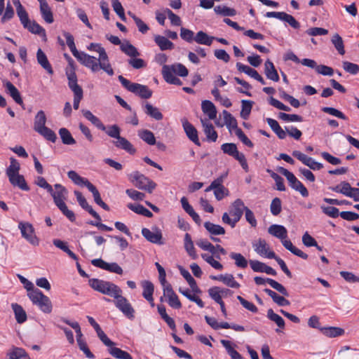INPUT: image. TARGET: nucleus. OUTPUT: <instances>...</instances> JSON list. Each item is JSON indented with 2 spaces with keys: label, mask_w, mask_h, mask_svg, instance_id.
I'll use <instances>...</instances> for the list:
<instances>
[{
  "label": "nucleus",
  "mask_w": 359,
  "mask_h": 359,
  "mask_svg": "<svg viewBox=\"0 0 359 359\" xmlns=\"http://www.w3.org/2000/svg\"><path fill=\"white\" fill-rule=\"evenodd\" d=\"M245 205L240 198L236 199L231 205L229 213L224 212L222 220L224 224H229L231 228H234L237 222L241 219L245 210Z\"/></svg>",
  "instance_id": "nucleus-1"
},
{
  "label": "nucleus",
  "mask_w": 359,
  "mask_h": 359,
  "mask_svg": "<svg viewBox=\"0 0 359 359\" xmlns=\"http://www.w3.org/2000/svg\"><path fill=\"white\" fill-rule=\"evenodd\" d=\"M89 283L95 290L114 298L116 297L118 293H122L121 288L111 282L93 278L90 280Z\"/></svg>",
  "instance_id": "nucleus-2"
},
{
  "label": "nucleus",
  "mask_w": 359,
  "mask_h": 359,
  "mask_svg": "<svg viewBox=\"0 0 359 359\" xmlns=\"http://www.w3.org/2000/svg\"><path fill=\"white\" fill-rule=\"evenodd\" d=\"M119 81L128 90L133 93L140 97L149 99L152 95V91L147 86L140 83H131L129 80L120 75L118 77Z\"/></svg>",
  "instance_id": "nucleus-3"
},
{
  "label": "nucleus",
  "mask_w": 359,
  "mask_h": 359,
  "mask_svg": "<svg viewBox=\"0 0 359 359\" xmlns=\"http://www.w3.org/2000/svg\"><path fill=\"white\" fill-rule=\"evenodd\" d=\"M27 295L32 303L37 305L43 313H50L52 311L51 301L39 289L29 292Z\"/></svg>",
  "instance_id": "nucleus-4"
},
{
  "label": "nucleus",
  "mask_w": 359,
  "mask_h": 359,
  "mask_svg": "<svg viewBox=\"0 0 359 359\" xmlns=\"http://www.w3.org/2000/svg\"><path fill=\"white\" fill-rule=\"evenodd\" d=\"M130 182L138 189L151 193L156 184L148 177L136 171L129 175Z\"/></svg>",
  "instance_id": "nucleus-5"
},
{
  "label": "nucleus",
  "mask_w": 359,
  "mask_h": 359,
  "mask_svg": "<svg viewBox=\"0 0 359 359\" xmlns=\"http://www.w3.org/2000/svg\"><path fill=\"white\" fill-rule=\"evenodd\" d=\"M88 49L99 53L98 60L100 61L101 69L109 76H112L114 74V70L109 62V58L104 48L99 43H91L88 46Z\"/></svg>",
  "instance_id": "nucleus-6"
},
{
  "label": "nucleus",
  "mask_w": 359,
  "mask_h": 359,
  "mask_svg": "<svg viewBox=\"0 0 359 359\" xmlns=\"http://www.w3.org/2000/svg\"><path fill=\"white\" fill-rule=\"evenodd\" d=\"M18 228L20 230L22 236L30 244L37 246L39 244V239L35 234L33 225L29 222H20L18 224Z\"/></svg>",
  "instance_id": "nucleus-7"
},
{
  "label": "nucleus",
  "mask_w": 359,
  "mask_h": 359,
  "mask_svg": "<svg viewBox=\"0 0 359 359\" xmlns=\"http://www.w3.org/2000/svg\"><path fill=\"white\" fill-rule=\"evenodd\" d=\"M121 294L118 293L117 297L114 298L116 299L115 305L126 316L130 319H133L135 318V310L128 299L123 297Z\"/></svg>",
  "instance_id": "nucleus-8"
},
{
  "label": "nucleus",
  "mask_w": 359,
  "mask_h": 359,
  "mask_svg": "<svg viewBox=\"0 0 359 359\" xmlns=\"http://www.w3.org/2000/svg\"><path fill=\"white\" fill-rule=\"evenodd\" d=\"M254 250L260 256L265 257L269 259L276 258V254L270 250V247L266 241L259 238L255 241L252 244Z\"/></svg>",
  "instance_id": "nucleus-9"
},
{
  "label": "nucleus",
  "mask_w": 359,
  "mask_h": 359,
  "mask_svg": "<svg viewBox=\"0 0 359 359\" xmlns=\"http://www.w3.org/2000/svg\"><path fill=\"white\" fill-rule=\"evenodd\" d=\"M83 65L90 69L93 72H97L101 69L100 61L98 58L89 55L83 52H81L76 57Z\"/></svg>",
  "instance_id": "nucleus-10"
},
{
  "label": "nucleus",
  "mask_w": 359,
  "mask_h": 359,
  "mask_svg": "<svg viewBox=\"0 0 359 359\" xmlns=\"http://www.w3.org/2000/svg\"><path fill=\"white\" fill-rule=\"evenodd\" d=\"M292 156L302 161L305 165L313 170H319L323 168L322 163L316 161L311 157L306 156L299 151L295 150L292 152Z\"/></svg>",
  "instance_id": "nucleus-11"
},
{
  "label": "nucleus",
  "mask_w": 359,
  "mask_h": 359,
  "mask_svg": "<svg viewBox=\"0 0 359 359\" xmlns=\"http://www.w3.org/2000/svg\"><path fill=\"white\" fill-rule=\"evenodd\" d=\"M91 263L93 266L106 271L120 275L123 273L122 268L116 262L107 263L102 259H95L91 261Z\"/></svg>",
  "instance_id": "nucleus-12"
},
{
  "label": "nucleus",
  "mask_w": 359,
  "mask_h": 359,
  "mask_svg": "<svg viewBox=\"0 0 359 359\" xmlns=\"http://www.w3.org/2000/svg\"><path fill=\"white\" fill-rule=\"evenodd\" d=\"M174 74L185 77L188 75L189 71L187 67L181 63H175L171 65H163L162 68V74Z\"/></svg>",
  "instance_id": "nucleus-13"
},
{
  "label": "nucleus",
  "mask_w": 359,
  "mask_h": 359,
  "mask_svg": "<svg viewBox=\"0 0 359 359\" xmlns=\"http://www.w3.org/2000/svg\"><path fill=\"white\" fill-rule=\"evenodd\" d=\"M55 191L52 188V192L49 193L53 198L55 205L60 204L65 201L67 198L68 191L60 184H55L54 185Z\"/></svg>",
  "instance_id": "nucleus-14"
},
{
  "label": "nucleus",
  "mask_w": 359,
  "mask_h": 359,
  "mask_svg": "<svg viewBox=\"0 0 359 359\" xmlns=\"http://www.w3.org/2000/svg\"><path fill=\"white\" fill-rule=\"evenodd\" d=\"M182 126L186 135L196 145L200 146V142L198 137V132L194 126L190 123L186 118L182 120Z\"/></svg>",
  "instance_id": "nucleus-15"
},
{
  "label": "nucleus",
  "mask_w": 359,
  "mask_h": 359,
  "mask_svg": "<svg viewBox=\"0 0 359 359\" xmlns=\"http://www.w3.org/2000/svg\"><path fill=\"white\" fill-rule=\"evenodd\" d=\"M74 194L81 207L88 211L89 214H90L97 220L101 221L100 216L93 209L91 205H88L86 199L82 195V194L80 191L76 190L74 191Z\"/></svg>",
  "instance_id": "nucleus-16"
},
{
  "label": "nucleus",
  "mask_w": 359,
  "mask_h": 359,
  "mask_svg": "<svg viewBox=\"0 0 359 359\" xmlns=\"http://www.w3.org/2000/svg\"><path fill=\"white\" fill-rule=\"evenodd\" d=\"M142 236L149 242L156 244H163L162 233L160 230L156 229L152 231L147 228L142 229Z\"/></svg>",
  "instance_id": "nucleus-17"
},
{
  "label": "nucleus",
  "mask_w": 359,
  "mask_h": 359,
  "mask_svg": "<svg viewBox=\"0 0 359 359\" xmlns=\"http://www.w3.org/2000/svg\"><path fill=\"white\" fill-rule=\"evenodd\" d=\"M201 123L203 127L204 133L207 137V140L210 142H216L217 139V133L214 129L213 125L209 122L207 119L201 120Z\"/></svg>",
  "instance_id": "nucleus-18"
},
{
  "label": "nucleus",
  "mask_w": 359,
  "mask_h": 359,
  "mask_svg": "<svg viewBox=\"0 0 359 359\" xmlns=\"http://www.w3.org/2000/svg\"><path fill=\"white\" fill-rule=\"evenodd\" d=\"M4 87L6 88L7 93L14 100V101L20 105L23 104V101L20 93L17 88L10 81L4 82Z\"/></svg>",
  "instance_id": "nucleus-19"
},
{
  "label": "nucleus",
  "mask_w": 359,
  "mask_h": 359,
  "mask_svg": "<svg viewBox=\"0 0 359 359\" xmlns=\"http://www.w3.org/2000/svg\"><path fill=\"white\" fill-rule=\"evenodd\" d=\"M113 143L116 147L123 149L131 154H135L136 151L133 144L121 135L116 140L113 141Z\"/></svg>",
  "instance_id": "nucleus-20"
},
{
  "label": "nucleus",
  "mask_w": 359,
  "mask_h": 359,
  "mask_svg": "<svg viewBox=\"0 0 359 359\" xmlns=\"http://www.w3.org/2000/svg\"><path fill=\"white\" fill-rule=\"evenodd\" d=\"M143 287L142 296L151 304V306H154L153 294L154 286L153 283L149 280H144L142 283Z\"/></svg>",
  "instance_id": "nucleus-21"
},
{
  "label": "nucleus",
  "mask_w": 359,
  "mask_h": 359,
  "mask_svg": "<svg viewBox=\"0 0 359 359\" xmlns=\"http://www.w3.org/2000/svg\"><path fill=\"white\" fill-rule=\"evenodd\" d=\"M264 73L267 79L275 82H278L279 81V76L277 70L276 69L273 63L269 60H267L265 62Z\"/></svg>",
  "instance_id": "nucleus-22"
},
{
  "label": "nucleus",
  "mask_w": 359,
  "mask_h": 359,
  "mask_svg": "<svg viewBox=\"0 0 359 359\" xmlns=\"http://www.w3.org/2000/svg\"><path fill=\"white\" fill-rule=\"evenodd\" d=\"M36 59L38 63L49 74H53V68L46 55L41 48H39L36 53Z\"/></svg>",
  "instance_id": "nucleus-23"
},
{
  "label": "nucleus",
  "mask_w": 359,
  "mask_h": 359,
  "mask_svg": "<svg viewBox=\"0 0 359 359\" xmlns=\"http://www.w3.org/2000/svg\"><path fill=\"white\" fill-rule=\"evenodd\" d=\"M268 232L280 240L285 239L287 236V229L282 225L272 224L269 227Z\"/></svg>",
  "instance_id": "nucleus-24"
},
{
  "label": "nucleus",
  "mask_w": 359,
  "mask_h": 359,
  "mask_svg": "<svg viewBox=\"0 0 359 359\" xmlns=\"http://www.w3.org/2000/svg\"><path fill=\"white\" fill-rule=\"evenodd\" d=\"M144 111L147 116L151 117L152 118L156 121H161L163 118V116L162 113L160 111V110L157 107L153 106L149 102H146L144 104Z\"/></svg>",
  "instance_id": "nucleus-25"
},
{
  "label": "nucleus",
  "mask_w": 359,
  "mask_h": 359,
  "mask_svg": "<svg viewBox=\"0 0 359 359\" xmlns=\"http://www.w3.org/2000/svg\"><path fill=\"white\" fill-rule=\"evenodd\" d=\"M203 112L206 114L210 119H215L217 116V109L215 104L210 100H203L201 103Z\"/></svg>",
  "instance_id": "nucleus-26"
},
{
  "label": "nucleus",
  "mask_w": 359,
  "mask_h": 359,
  "mask_svg": "<svg viewBox=\"0 0 359 359\" xmlns=\"http://www.w3.org/2000/svg\"><path fill=\"white\" fill-rule=\"evenodd\" d=\"M154 41L161 50H172L174 48V43L165 36L155 35Z\"/></svg>",
  "instance_id": "nucleus-27"
},
{
  "label": "nucleus",
  "mask_w": 359,
  "mask_h": 359,
  "mask_svg": "<svg viewBox=\"0 0 359 359\" xmlns=\"http://www.w3.org/2000/svg\"><path fill=\"white\" fill-rule=\"evenodd\" d=\"M8 180H9L10 183L13 186L18 187L20 189L24 190V191L29 190V187H28L23 175L18 174V175L13 176L12 177H8Z\"/></svg>",
  "instance_id": "nucleus-28"
},
{
  "label": "nucleus",
  "mask_w": 359,
  "mask_h": 359,
  "mask_svg": "<svg viewBox=\"0 0 359 359\" xmlns=\"http://www.w3.org/2000/svg\"><path fill=\"white\" fill-rule=\"evenodd\" d=\"M264 292H266L269 297H271L273 301L277 304L280 306H288L290 304V302L286 299L284 297L278 295L276 292L269 289L265 288L264 290Z\"/></svg>",
  "instance_id": "nucleus-29"
},
{
  "label": "nucleus",
  "mask_w": 359,
  "mask_h": 359,
  "mask_svg": "<svg viewBox=\"0 0 359 359\" xmlns=\"http://www.w3.org/2000/svg\"><path fill=\"white\" fill-rule=\"evenodd\" d=\"M120 48L122 52L131 57H135L140 55L137 49L127 40H125L121 44Z\"/></svg>",
  "instance_id": "nucleus-30"
},
{
  "label": "nucleus",
  "mask_w": 359,
  "mask_h": 359,
  "mask_svg": "<svg viewBox=\"0 0 359 359\" xmlns=\"http://www.w3.org/2000/svg\"><path fill=\"white\" fill-rule=\"evenodd\" d=\"M11 307L15 313L16 321L20 324L25 323L27 320V317L23 308L17 303L12 304Z\"/></svg>",
  "instance_id": "nucleus-31"
},
{
  "label": "nucleus",
  "mask_w": 359,
  "mask_h": 359,
  "mask_svg": "<svg viewBox=\"0 0 359 359\" xmlns=\"http://www.w3.org/2000/svg\"><path fill=\"white\" fill-rule=\"evenodd\" d=\"M204 227L211 236L224 235L225 233V229L224 227L219 224H215L210 222H205Z\"/></svg>",
  "instance_id": "nucleus-32"
},
{
  "label": "nucleus",
  "mask_w": 359,
  "mask_h": 359,
  "mask_svg": "<svg viewBox=\"0 0 359 359\" xmlns=\"http://www.w3.org/2000/svg\"><path fill=\"white\" fill-rule=\"evenodd\" d=\"M322 333L328 337H337L344 334V330L338 327H327L320 328Z\"/></svg>",
  "instance_id": "nucleus-33"
},
{
  "label": "nucleus",
  "mask_w": 359,
  "mask_h": 359,
  "mask_svg": "<svg viewBox=\"0 0 359 359\" xmlns=\"http://www.w3.org/2000/svg\"><path fill=\"white\" fill-rule=\"evenodd\" d=\"M184 248L192 259H197L198 255L196 252L194 243L191 240V236L188 233L184 236Z\"/></svg>",
  "instance_id": "nucleus-34"
},
{
  "label": "nucleus",
  "mask_w": 359,
  "mask_h": 359,
  "mask_svg": "<svg viewBox=\"0 0 359 359\" xmlns=\"http://www.w3.org/2000/svg\"><path fill=\"white\" fill-rule=\"evenodd\" d=\"M8 359H30L27 352L22 348H14L7 353Z\"/></svg>",
  "instance_id": "nucleus-35"
},
{
  "label": "nucleus",
  "mask_w": 359,
  "mask_h": 359,
  "mask_svg": "<svg viewBox=\"0 0 359 359\" xmlns=\"http://www.w3.org/2000/svg\"><path fill=\"white\" fill-rule=\"evenodd\" d=\"M83 116L90 121L93 125L101 130H106V126L101 122V121L95 116H94L91 111L88 110H82Z\"/></svg>",
  "instance_id": "nucleus-36"
},
{
  "label": "nucleus",
  "mask_w": 359,
  "mask_h": 359,
  "mask_svg": "<svg viewBox=\"0 0 359 359\" xmlns=\"http://www.w3.org/2000/svg\"><path fill=\"white\" fill-rule=\"evenodd\" d=\"M40 11L46 22L52 23L54 21L53 13L46 1L40 4Z\"/></svg>",
  "instance_id": "nucleus-37"
},
{
  "label": "nucleus",
  "mask_w": 359,
  "mask_h": 359,
  "mask_svg": "<svg viewBox=\"0 0 359 359\" xmlns=\"http://www.w3.org/2000/svg\"><path fill=\"white\" fill-rule=\"evenodd\" d=\"M180 273H181L182 276L186 279V280L189 283L190 287L191 288V290L194 292H195V293H201V290L199 289V287H198V285L196 284V280L191 276V275L190 274V273L188 271H187L184 269H180Z\"/></svg>",
  "instance_id": "nucleus-38"
},
{
  "label": "nucleus",
  "mask_w": 359,
  "mask_h": 359,
  "mask_svg": "<svg viewBox=\"0 0 359 359\" xmlns=\"http://www.w3.org/2000/svg\"><path fill=\"white\" fill-rule=\"evenodd\" d=\"M215 37L208 36L205 32L199 31L194 37V41L199 44L210 46Z\"/></svg>",
  "instance_id": "nucleus-39"
},
{
  "label": "nucleus",
  "mask_w": 359,
  "mask_h": 359,
  "mask_svg": "<svg viewBox=\"0 0 359 359\" xmlns=\"http://www.w3.org/2000/svg\"><path fill=\"white\" fill-rule=\"evenodd\" d=\"M138 136L144 142L149 145H154L156 144V138L154 133L147 129L141 130L138 132Z\"/></svg>",
  "instance_id": "nucleus-40"
},
{
  "label": "nucleus",
  "mask_w": 359,
  "mask_h": 359,
  "mask_svg": "<svg viewBox=\"0 0 359 359\" xmlns=\"http://www.w3.org/2000/svg\"><path fill=\"white\" fill-rule=\"evenodd\" d=\"M59 135L64 144L72 145L76 143L75 140L67 128H60L59 130Z\"/></svg>",
  "instance_id": "nucleus-41"
},
{
  "label": "nucleus",
  "mask_w": 359,
  "mask_h": 359,
  "mask_svg": "<svg viewBox=\"0 0 359 359\" xmlns=\"http://www.w3.org/2000/svg\"><path fill=\"white\" fill-rule=\"evenodd\" d=\"M221 344L226 348L228 354L232 359H243L242 355L234 349L230 341L222 339Z\"/></svg>",
  "instance_id": "nucleus-42"
},
{
  "label": "nucleus",
  "mask_w": 359,
  "mask_h": 359,
  "mask_svg": "<svg viewBox=\"0 0 359 359\" xmlns=\"http://www.w3.org/2000/svg\"><path fill=\"white\" fill-rule=\"evenodd\" d=\"M46 116L43 111L40 110L37 112L34 118V129L35 131L46 127Z\"/></svg>",
  "instance_id": "nucleus-43"
},
{
  "label": "nucleus",
  "mask_w": 359,
  "mask_h": 359,
  "mask_svg": "<svg viewBox=\"0 0 359 359\" xmlns=\"http://www.w3.org/2000/svg\"><path fill=\"white\" fill-rule=\"evenodd\" d=\"M20 169V165L18 161L15 158L11 157L10 158V165L6 169V175L8 177H12L13 176L19 174Z\"/></svg>",
  "instance_id": "nucleus-44"
},
{
  "label": "nucleus",
  "mask_w": 359,
  "mask_h": 359,
  "mask_svg": "<svg viewBox=\"0 0 359 359\" xmlns=\"http://www.w3.org/2000/svg\"><path fill=\"white\" fill-rule=\"evenodd\" d=\"M24 27L27 29L30 32L33 34L40 36H46L45 29L35 21L32 22L29 20L28 23L26 24V27Z\"/></svg>",
  "instance_id": "nucleus-45"
},
{
  "label": "nucleus",
  "mask_w": 359,
  "mask_h": 359,
  "mask_svg": "<svg viewBox=\"0 0 359 359\" xmlns=\"http://www.w3.org/2000/svg\"><path fill=\"white\" fill-rule=\"evenodd\" d=\"M60 320L62 321L63 323H65V324L69 325L71 327H72L75 330L76 334L77 343L79 341H83V339L82 338L83 334L81 332V327L78 322H76V321L71 322L70 320H69L68 319H67L65 318H62L60 319Z\"/></svg>",
  "instance_id": "nucleus-46"
},
{
  "label": "nucleus",
  "mask_w": 359,
  "mask_h": 359,
  "mask_svg": "<svg viewBox=\"0 0 359 359\" xmlns=\"http://www.w3.org/2000/svg\"><path fill=\"white\" fill-rule=\"evenodd\" d=\"M127 206L130 210L139 215H142L147 217H151L153 216L152 212L142 205H133L132 203H129Z\"/></svg>",
  "instance_id": "nucleus-47"
},
{
  "label": "nucleus",
  "mask_w": 359,
  "mask_h": 359,
  "mask_svg": "<svg viewBox=\"0 0 359 359\" xmlns=\"http://www.w3.org/2000/svg\"><path fill=\"white\" fill-rule=\"evenodd\" d=\"M63 35L66 39L67 44L71 52L72 53L73 55L75 57H76L81 52H79L76 49L73 36L70 33L67 32H64Z\"/></svg>",
  "instance_id": "nucleus-48"
},
{
  "label": "nucleus",
  "mask_w": 359,
  "mask_h": 359,
  "mask_svg": "<svg viewBox=\"0 0 359 359\" xmlns=\"http://www.w3.org/2000/svg\"><path fill=\"white\" fill-rule=\"evenodd\" d=\"M109 353L118 359H133L132 356L126 351L119 348L111 346L109 348Z\"/></svg>",
  "instance_id": "nucleus-49"
},
{
  "label": "nucleus",
  "mask_w": 359,
  "mask_h": 359,
  "mask_svg": "<svg viewBox=\"0 0 359 359\" xmlns=\"http://www.w3.org/2000/svg\"><path fill=\"white\" fill-rule=\"evenodd\" d=\"M222 114H223L224 120L226 127L229 130L236 129V130L237 128H238L237 121H236V118L226 110H224L222 111Z\"/></svg>",
  "instance_id": "nucleus-50"
},
{
  "label": "nucleus",
  "mask_w": 359,
  "mask_h": 359,
  "mask_svg": "<svg viewBox=\"0 0 359 359\" xmlns=\"http://www.w3.org/2000/svg\"><path fill=\"white\" fill-rule=\"evenodd\" d=\"M332 44L338 53L343 55L345 54L344 45L342 38L338 34H334L331 39Z\"/></svg>",
  "instance_id": "nucleus-51"
},
{
  "label": "nucleus",
  "mask_w": 359,
  "mask_h": 359,
  "mask_svg": "<svg viewBox=\"0 0 359 359\" xmlns=\"http://www.w3.org/2000/svg\"><path fill=\"white\" fill-rule=\"evenodd\" d=\"M220 281L232 288L240 287V284L234 280V277L232 274H221Z\"/></svg>",
  "instance_id": "nucleus-52"
},
{
  "label": "nucleus",
  "mask_w": 359,
  "mask_h": 359,
  "mask_svg": "<svg viewBox=\"0 0 359 359\" xmlns=\"http://www.w3.org/2000/svg\"><path fill=\"white\" fill-rule=\"evenodd\" d=\"M68 177L77 185H84L87 187V183L90 182L87 179L81 177L78 173L74 170L67 172Z\"/></svg>",
  "instance_id": "nucleus-53"
},
{
  "label": "nucleus",
  "mask_w": 359,
  "mask_h": 359,
  "mask_svg": "<svg viewBox=\"0 0 359 359\" xmlns=\"http://www.w3.org/2000/svg\"><path fill=\"white\" fill-rule=\"evenodd\" d=\"M229 256L238 267L245 269L248 266V260L241 253L231 252Z\"/></svg>",
  "instance_id": "nucleus-54"
},
{
  "label": "nucleus",
  "mask_w": 359,
  "mask_h": 359,
  "mask_svg": "<svg viewBox=\"0 0 359 359\" xmlns=\"http://www.w3.org/2000/svg\"><path fill=\"white\" fill-rule=\"evenodd\" d=\"M267 317L269 320L274 322L280 328L283 329L285 327V320L283 318L275 313L271 309L267 311Z\"/></svg>",
  "instance_id": "nucleus-55"
},
{
  "label": "nucleus",
  "mask_w": 359,
  "mask_h": 359,
  "mask_svg": "<svg viewBox=\"0 0 359 359\" xmlns=\"http://www.w3.org/2000/svg\"><path fill=\"white\" fill-rule=\"evenodd\" d=\"M36 132L52 142H55L57 140V136L54 131L46 126L38 130Z\"/></svg>",
  "instance_id": "nucleus-56"
},
{
  "label": "nucleus",
  "mask_w": 359,
  "mask_h": 359,
  "mask_svg": "<svg viewBox=\"0 0 359 359\" xmlns=\"http://www.w3.org/2000/svg\"><path fill=\"white\" fill-rule=\"evenodd\" d=\"M214 11L217 14L222 15L223 16H234L236 14L235 9L229 8L226 6H217L215 7Z\"/></svg>",
  "instance_id": "nucleus-57"
},
{
  "label": "nucleus",
  "mask_w": 359,
  "mask_h": 359,
  "mask_svg": "<svg viewBox=\"0 0 359 359\" xmlns=\"http://www.w3.org/2000/svg\"><path fill=\"white\" fill-rule=\"evenodd\" d=\"M253 102L250 100H242V109L241 111V116L247 120L251 112Z\"/></svg>",
  "instance_id": "nucleus-58"
},
{
  "label": "nucleus",
  "mask_w": 359,
  "mask_h": 359,
  "mask_svg": "<svg viewBox=\"0 0 359 359\" xmlns=\"http://www.w3.org/2000/svg\"><path fill=\"white\" fill-rule=\"evenodd\" d=\"M236 67L239 72H244L253 79H255L259 74L255 69L250 67L248 65H243L241 62L236 63Z\"/></svg>",
  "instance_id": "nucleus-59"
},
{
  "label": "nucleus",
  "mask_w": 359,
  "mask_h": 359,
  "mask_svg": "<svg viewBox=\"0 0 359 359\" xmlns=\"http://www.w3.org/2000/svg\"><path fill=\"white\" fill-rule=\"evenodd\" d=\"M67 78L69 87L73 92L83 90L81 87L77 83V77L74 72L68 74Z\"/></svg>",
  "instance_id": "nucleus-60"
},
{
  "label": "nucleus",
  "mask_w": 359,
  "mask_h": 359,
  "mask_svg": "<svg viewBox=\"0 0 359 359\" xmlns=\"http://www.w3.org/2000/svg\"><path fill=\"white\" fill-rule=\"evenodd\" d=\"M201 257L214 269L217 270H222L223 269L222 264L215 260L214 256L208 254H202Z\"/></svg>",
  "instance_id": "nucleus-61"
},
{
  "label": "nucleus",
  "mask_w": 359,
  "mask_h": 359,
  "mask_svg": "<svg viewBox=\"0 0 359 359\" xmlns=\"http://www.w3.org/2000/svg\"><path fill=\"white\" fill-rule=\"evenodd\" d=\"M290 186L297 191H299L303 197L309 196V191L304 185L298 180L290 184Z\"/></svg>",
  "instance_id": "nucleus-62"
},
{
  "label": "nucleus",
  "mask_w": 359,
  "mask_h": 359,
  "mask_svg": "<svg viewBox=\"0 0 359 359\" xmlns=\"http://www.w3.org/2000/svg\"><path fill=\"white\" fill-rule=\"evenodd\" d=\"M111 6L113 7L114 11L119 16V18L123 20H126V16L124 13V9L122 6L121 3L118 0H111Z\"/></svg>",
  "instance_id": "nucleus-63"
},
{
  "label": "nucleus",
  "mask_w": 359,
  "mask_h": 359,
  "mask_svg": "<svg viewBox=\"0 0 359 359\" xmlns=\"http://www.w3.org/2000/svg\"><path fill=\"white\" fill-rule=\"evenodd\" d=\"M56 206L62 212V214L65 215L71 222L75 221L76 217L74 212L68 209L65 202L60 204H57V205Z\"/></svg>",
  "instance_id": "nucleus-64"
}]
</instances>
